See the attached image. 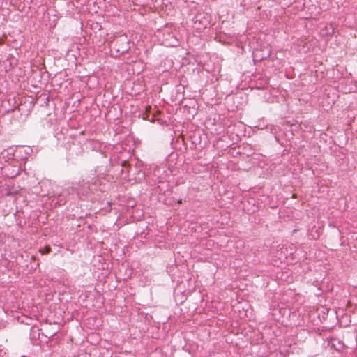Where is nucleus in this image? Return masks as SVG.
Listing matches in <instances>:
<instances>
[{
  "label": "nucleus",
  "instance_id": "5",
  "mask_svg": "<svg viewBox=\"0 0 357 357\" xmlns=\"http://www.w3.org/2000/svg\"><path fill=\"white\" fill-rule=\"evenodd\" d=\"M269 55H270V52H268L266 56H262V57H261V59H261V60H263V59H266V57L269 56Z\"/></svg>",
  "mask_w": 357,
  "mask_h": 357
},
{
  "label": "nucleus",
  "instance_id": "2",
  "mask_svg": "<svg viewBox=\"0 0 357 357\" xmlns=\"http://www.w3.org/2000/svg\"><path fill=\"white\" fill-rule=\"evenodd\" d=\"M92 185L93 183L90 181L82 180L78 184L77 191L82 194L92 192L93 190Z\"/></svg>",
  "mask_w": 357,
  "mask_h": 357
},
{
  "label": "nucleus",
  "instance_id": "3",
  "mask_svg": "<svg viewBox=\"0 0 357 357\" xmlns=\"http://www.w3.org/2000/svg\"><path fill=\"white\" fill-rule=\"evenodd\" d=\"M50 251H51V248L50 246H45L44 248V251L43 252V254L50 253Z\"/></svg>",
  "mask_w": 357,
  "mask_h": 357
},
{
  "label": "nucleus",
  "instance_id": "1",
  "mask_svg": "<svg viewBox=\"0 0 357 357\" xmlns=\"http://www.w3.org/2000/svg\"><path fill=\"white\" fill-rule=\"evenodd\" d=\"M112 49L119 54H123L130 48V40L127 36H119L112 42Z\"/></svg>",
  "mask_w": 357,
  "mask_h": 357
},
{
  "label": "nucleus",
  "instance_id": "4",
  "mask_svg": "<svg viewBox=\"0 0 357 357\" xmlns=\"http://www.w3.org/2000/svg\"><path fill=\"white\" fill-rule=\"evenodd\" d=\"M126 165H127V162L126 160L123 161L122 164H121V166L122 167H126Z\"/></svg>",
  "mask_w": 357,
  "mask_h": 357
},
{
  "label": "nucleus",
  "instance_id": "6",
  "mask_svg": "<svg viewBox=\"0 0 357 357\" xmlns=\"http://www.w3.org/2000/svg\"><path fill=\"white\" fill-rule=\"evenodd\" d=\"M178 203H181V202H182L181 199L178 200Z\"/></svg>",
  "mask_w": 357,
  "mask_h": 357
}]
</instances>
